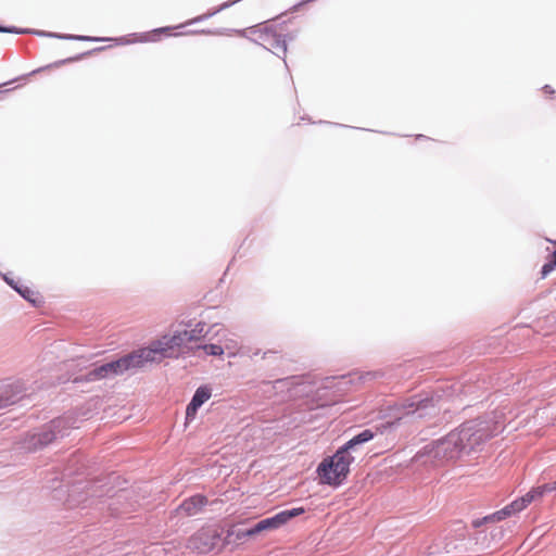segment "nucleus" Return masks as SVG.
<instances>
[{
  "instance_id": "nucleus-3",
  "label": "nucleus",
  "mask_w": 556,
  "mask_h": 556,
  "mask_svg": "<svg viewBox=\"0 0 556 556\" xmlns=\"http://www.w3.org/2000/svg\"><path fill=\"white\" fill-rule=\"evenodd\" d=\"M354 458L340 447L334 455L326 457L317 467L320 482L331 486H339L350 473V466Z\"/></svg>"
},
{
  "instance_id": "nucleus-7",
  "label": "nucleus",
  "mask_w": 556,
  "mask_h": 556,
  "mask_svg": "<svg viewBox=\"0 0 556 556\" xmlns=\"http://www.w3.org/2000/svg\"><path fill=\"white\" fill-rule=\"evenodd\" d=\"M214 338H218L220 348L224 349V354H227L228 357L242 356V354H248L250 348H242L239 345V342L233 337H229L227 331L223 327H218L214 334L211 337V340Z\"/></svg>"
},
{
  "instance_id": "nucleus-10",
  "label": "nucleus",
  "mask_w": 556,
  "mask_h": 556,
  "mask_svg": "<svg viewBox=\"0 0 556 556\" xmlns=\"http://www.w3.org/2000/svg\"><path fill=\"white\" fill-rule=\"evenodd\" d=\"M383 378H388V377L386 376V372L382 370H371V371L354 370V371H350L348 374H343L340 376L326 377L324 379V382H327L330 379H344V380L346 379L345 382H349V383L368 382V381L383 379Z\"/></svg>"
},
{
  "instance_id": "nucleus-22",
  "label": "nucleus",
  "mask_w": 556,
  "mask_h": 556,
  "mask_svg": "<svg viewBox=\"0 0 556 556\" xmlns=\"http://www.w3.org/2000/svg\"><path fill=\"white\" fill-rule=\"evenodd\" d=\"M0 33L18 34L17 27L15 26H2L0 25Z\"/></svg>"
},
{
  "instance_id": "nucleus-28",
  "label": "nucleus",
  "mask_w": 556,
  "mask_h": 556,
  "mask_svg": "<svg viewBox=\"0 0 556 556\" xmlns=\"http://www.w3.org/2000/svg\"><path fill=\"white\" fill-rule=\"evenodd\" d=\"M275 353H277V351L268 350V351H265V352H263V353H262V357H263V358H267V356H268L269 354H275Z\"/></svg>"
},
{
  "instance_id": "nucleus-24",
  "label": "nucleus",
  "mask_w": 556,
  "mask_h": 556,
  "mask_svg": "<svg viewBox=\"0 0 556 556\" xmlns=\"http://www.w3.org/2000/svg\"><path fill=\"white\" fill-rule=\"evenodd\" d=\"M90 52H87V54H89ZM86 55V53H83L78 56H75V58H68L66 60H62V61H59L56 63V65H60V64H65V63H70V62H73V61H77V60H80L81 58H84Z\"/></svg>"
},
{
  "instance_id": "nucleus-11",
  "label": "nucleus",
  "mask_w": 556,
  "mask_h": 556,
  "mask_svg": "<svg viewBox=\"0 0 556 556\" xmlns=\"http://www.w3.org/2000/svg\"><path fill=\"white\" fill-rule=\"evenodd\" d=\"M207 504L204 495L197 494L185 500L177 508L176 514L179 516H194L202 510Z\"/></svg>"
},
{
  "instance_id": "nucleus-5",
  "label": "nucleus",
  "mask_w": 556,
  "mask_h": 556,
  "mask_svg": "<svg viewBox=\"0 0 556 556\" xmlns=\"http://www.w3.org/2000/svg\"><path fill=\"white\" fill-rule=\"evenodd\" d=\"M305 513L303 507H296L288 510H282L270 518L258 521L253 528L248 529L237 534L238 539L244 536H254L264 531H273L285 526L292 518H295Z\"/></svg>"
},
{
  "instance_id": "nucleus-34",
  "label": "nucleus",
  "mask_w": 556,
  "mask_h": 556,
  "mask_svg": "<svg viewBox=\"0 0 556 556\" xmlns=\"http://www.w3.org/2000/svg\"><path fill=\"white\" fill-rule=\"evenodd\" d=\"M283 14H281L280 16H277V18H274V22H277V20H280V17L282 16Z\"/></svg>"
},
{
  "instance_id": "nucleus-27",
  "label": "nucleus",
  "mask_w": 556,
  "mask_h": 556,
  "mask_svg": "<svg viewBox=\"0 0 556 556\" xmlns=\"http://www.w3.org/2000/svg\"><path fill=\"white\" fill-rule=\"evenodd\" d=\"M543 90L545 93H549V94H553L555 92L554 89L549 85H545L543 87Z\"/></svg>"
},
{
  "instance_id": "nucleus-25",
  "label": "nucleus",
  "mask_w": 556,
  "mask_h": 556,
  "mask_svg": "<svg viewBox=\"0 0 556 556\" xmlns=\"http://www.w3.org/2000/svg\"><path fill=\"white\" fill-rule=\"evenodd\" d=\"M258 355H261V350L260 349L252 350L251 348H250V351L248 352V354H242V356H248L250 358H253Z\"/></svg>"
},
{
  "instance_id": "nucleus-12",
  "label": "nucleus",
  "mask_w": 556,
  "mask_h": 556,
  "mask_svg": "<svg viewBox=\"0 0 556 556\" xmlns=\"http://www.w3.org/2000/svg\"><path fill=\"white\" fill-rule=\"evenodd\" d=\"M212 391L207 387H200L186 409V419H194L198 409L211 397Z\"/></svg>"
},
{
  "instance_id": "nucleus-31",
  "label": "nucleus",
  "mask_w": 556,
  "mask_h": 556,
  "mask_svg": "<svg viewBox=\"0 0 556 556\" xmlns=\"http://www.w3.org/2000/svg\"><path fill=\"white\" fill-rule=\"evenodd\" d=\"M286 378H278L276 380H274L273 382H277V383H280V382H286Z\"/></svg>"
},
{
  "instance_id": "nucleus-6",
  "label": "nucleus",
  "mask_w": 556,
  "mask_h": 556,
  "mask_svg": "<svg viewBox=\"0 0 556 556\" xmlns=\"http://www.w3.org/2000/svg\"><path fill=\"white\" fill-rule=\"evenodd\" d=\"M216 535L208 529H200L188 541V547L198 554H205L215 546Z\"/></svg>"
},
{
  "instance_id": "nucleus-17",
  "label": "nucleus",
  "mask_w": 556,
  "mask_h": 556,
  "mask_svg": "<svg viewBox=\"0 0 556 556\" xmlns=\"http://www.w3.org/2000/svg\"><path fill=\"white\" fill-rule=\"evenodd\" d=\"M204 351L206 355L210 356H222L224 355V349L220 348L219 340L217 339V343H207L199 346Z\"/></svg>"
},
{
  "instance_id": "nucleus-23",
  "label": "nucleus",
  "mask_w": 556,
  "mask_h": 556,
  "mask_svg": "<svg viewBox=\"0 0 556 556\" xmlns=\"http://www.w3.org/2000/svg\"><path fill=\"white\" fill-rule=\"evenodd\" d=\"M545 494L556 491V481L541 485Z\"/></svg>"
},
{
  "instance_id": "nucleus-16",
  "label": "nucleus",
  "mask_w": 556,
  "mask_h": 556,
  "mask_svg": "<svg viewBox=\"0 0 556 556\" xmlns=\"http://www.w3.org/2000/svg\"><path fill=\"white\" fill-rule=\"evenodd\" d=\"M525 508H526L525 505H520V497H519V498L513 501L509 505L505 506L503 509H501L500 514H502V516L504 518H507V517L511 516L513 514L523 510Z\"/></svg>"
},
{
  "instance_id": "nucleus-14",
  "label": "nucleus",
  "mask_w": 556,
  "mask_h": 556,
  "mask_svg": "<svg viewBox=\"0 0 556 556\" xmlns=\"http://www.w3.org/2000/svg\"><path fill=\"white\" fill-rule=\"evenodd\" d=\"M375 437V433L369 430V429H366L364 430L363 432H361L359 434L353 437L351 440H349L343 446H341L342 448H345V451L349 453L350 450H352L354 446H356L357 444H362V443H365V442H368L370 441L372 438Z\"/></svg>"
},
{
  "instance_id": "nucleus-21",
  "label": "nucleus",
  "mask_w": 556,
  "mask_h": 556,
  "mask_svg": "<svg viewBox=\"0 0 556 556\" xmlns=\"http://www.w3.org/2000/svg\"><path fill=\"white\" fill-rule=\"evenodd\" d=\"M505 519L502 514H500V510L498 511H495L494 514L490 515V516H486L484 517V521L489 522V521H501Z\"/></svg>"
},
{
  "instance_id": "nucleus-33",
  "label": "nucleus",
  "mask_w": 556,
  "mask_h": 556,
  "mask_svg": "<svg viewBox=\"0 0 556 556\" xmlns=\"http://www.w3.org/2000/svg\"><path fill=\"white\" fill-rule=\"evenodd\" d=\"M283 14H281L280 16H277V18H274V22H277V20H280V17L282 16Z\"/></svg>"
},
{
  "instance_id": "nucleus-8",
  "label": "nucleus",
  "mask_w": 556,
  "mask_h": 556,
  "mask_svg": "<svg viewBox=\"0 0 556 556\" xmlns=\"http://www.w3.org/2000/svg\"><path fill=\"white\" fill-rule=\"evenodd\" d=\"M63 422L64 421L62 419L52 420L42 432L34 434L30 438V442L28 443L27 447L29 450H36L51 443L55 439V433L59 431Z\"/></svg>"
},
{
  "instance_id": "nucleus-13",
  "label": "nucleus",
  "mask_w": 556,
  "mask_h": 556,
  "mask_svg": "<svg viewBox=\"0 0 556 556\" xmlns=\"http://www.w3.org/2000/svg\"><path fill=\"white\" fill-rule=\"evenodd\" d=\"M3 279L24 300L28 301L29 303H31L35 306L39 305L40 301H37V299H36L37 293L35 291H33L30 288L18 283L14 279L9 278L7 275H3Z\"/></svg>"
},
{
  "instance_id": "nucleus-19",
  "label": "nucleus",
  "mask_w": 556,
  "mask_h": 556,
  "mask_svg": "<svg viewBox=\"0 0 556 556\" xmlns=\"http://www.w3.org/2000/svg\"><path fill=\"white\" fill-rule=\"evenodd\" d=\"M540 378L543 382H552L553 380H556V365L545 367Z\"/></svg>"
},
{
  "instance_id": "nucleus-15",
  "label": "nucleus",
  "mask_w": 556,
  "mask_h": 556,
  "mask_svg": "<svg viewBox=\"0 0 556 556\" xmlns=\"http://www.w3.org/2000/svg\"><path fill=\"white\" fill-rule=\"evenodd\" d=\"M545 492L541 485L532 488L528 493L520 497V505H525L527 508L532 502L543 497Z\"/></svg>"
},
{
  "instance_id": "nucleus-1",
  "label": "nucleus",
  "mask_w": 556,
  "mask_h": 556,
  "mask_svg": "<svg viewBox=\"0 0 556 556\" xmlns=\"http://www.w3.org/2000/svg\"><path fill=\"white\" fill-rule=\"evenodd\" d=\"M218 327V324H214L207 328L205 323L199 321L191 330L178 331L172 337L164 336L153 340L147 346L96 366L87 372L84 380L81 377H75L72 382H93L101 379H113L124 374L134 375L153 364L161 363L164 358L176 356V348L182 344L206 337L211 339Z\"/></svg>"
},
{
  "instance_id": "nucleus-32",
  "label": "nucleus",
  "mask_w": 556,
  "mask_h": 556,
  "mask_svg": "<svg viewBox=\"0 0 556 556\" xmlns=\"http://www.w3.org/2000/svg\"><path fill=\"white\" fill-rule=\"evenodd\" d=\"M480 525H481V521H475V522H473V526H475V527H479Z\"/></svg>"
},
{
  "instance_id": "nucleus-26",
  "label": "nucleus",
  "mask_w": 556,
  "mask_h": 556,
  "mask_svg": "<svg viewBox=\"0 0 556 556\" xmlns=\"http://www.w3.org/2000/svg\"><path fill=\"white\" fill-rule=\"evenodd\" d=\"M298 36V33L296 31H291V33H288V34H283V37H286V42L287 41H293Z\"/></svg>"
},
{
  "instance_id": "nucleus-18",
  "label": "nucleus",
  "mask_w": 556,
  "mask_h": 556,
  "mask_svg": "<svg viewBox=\"0 0 556 556\" xmlns=\"http://www.w3.org/2000/svg\"><path fill=\"white\" fill-rule=\"evenodd\" d=\"M172 27H161L152 30L151 33L141 34V41H156L161 34L168 33Z\"/></svg>"
},
{
  "instance_id": "nucleus-4",
  "label": "nucleus",
  "mask_w": 556,
  "mask_h": 556,
  "mask_svg": "<svg viewBox=\"0 0 556 556\" xmlns=\"http://www.w3.org/2000/svg\"><path fill=\"white\" fill-rule=\"evenodd\" d=\"M286 22L283 21L280 24H260L253 28V33H260V38L263 40L265 45H262L267 50H276L273 51L277 56H280L285 65L287 66L286 53H287V43L286 37H283L282 25Z\"/></svg>"
},
{
  "instance_id": "nucleus-29",
  "label": "nucleus",
  "mask_w": 556,
  "mask_h": 556,
  "mask_svg": "<svg viewBox=\"0 0 556 556\" xmlns=\"http://www.w3.org/2000/svg\"><path fill=\"white\" fill-rule=\"evenodd\" d=\"M554 265H556V249L553 251V253L548 257Z\"/></svg>"
},
{
  "instance_id": "nucleus-9",
  "label": "nucleus",
  "mask_w": 556,
  "mask_h": 556,
  "mask_svg": "<svg viewBox=\"0 0 556 556\" xmlns=\"http://www.w3.org/2000/svg\"><path fill=\"white\" fill-rule=\"evenodd\" d=\"M18 34H33L39 37H51V38H59L63 40H76V41H108L110 38L105 37H91V36H84V35H71V34H58V33H50L46 30H38V29H31V28H18Z\"/></svg>"
},
{
  "instance_id": "nucleus-30",
  "label": "nucleus",
  "mask_w": 556,
  "mask_h": 556,
  "mask_svg": "<svg viewBox=\"0 0 556 556\" xmlns=\"http://www.w3.org/2000/svg\"><path fill=\"white\" fill-rule=\"evenodd\" d=\"M306 2H307V1H302V2H300V3L295 4V5H293L291 10H292L293 12H295V11H298V10H299V8H300V7H302V5H303L304 3H306Z\"/></svg>"
},
{
  "instance_id": "nucleus-20",
  "label": "nucleus",
  "mask_w": 556,
  "mask_h": 556,
  "mask_svg": "<svg viewBox=\"0 0 556 556\" xmlns=\"http://www.w3.org/2000/svg\"><path fill=\"white\" fill-rule=\"evenodd\" d=\"M556 265L548 258V261L541 268V276L545 278L549 273L555 269Z\"/></svg>"
},
{
  "instance_id": "nucleus-2",
  "label": "nucleus",
  "mask_w": 556,
  "mask_h": 556,
  "mask_svg": "<svg viewBox=\"0 0 556 556\" xmlns=\"http://www.w3.org/2000/svg\"><path fill=\"white\" fill-rule=\"evenodd\" d=\"M472 428L463 426L456 431L450 432L443 439L431 445L429 453L440 462H450L457 459L466 446H472Z\"/></svg>"
}]
</instances>
